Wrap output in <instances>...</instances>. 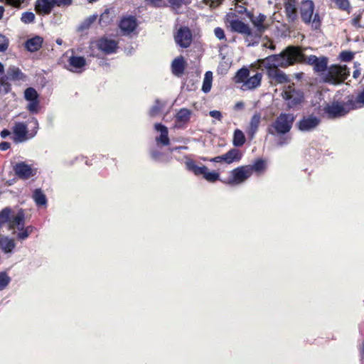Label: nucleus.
Returning a JSON list of instances; mask_svg holds the SVG:
<instances>
[{"label":"nucleus","mask_w":364,"mask_h":364,"mask_svg":"<svg viewBox=\"0 0 364 364\" xmlns=\"http://www.w3.org/2000/svg\"><path fill=\"white\" fill-rule=\"evenodd\" d=\"M112 21V18L109 16V10L106 9L100 16L99 23L101 26H107Z\"/></svg>","instance_id":"obj_40"},{"label":"nucleus","mask_w":364,"mask_h":364,"mask_svg":"<svg viewBox=\"0 0 364 364\" xmlns=\"http://www.w3.org/2000/svg\"><path fill=\"white\" fill-rule=\"evenodd\" d=\"M9 41L4 35L0 34V52H4L9 47Z\"/></svg>","instance_id":"obj_48"},{"label":"nucleus","mask_w":364,"mask_h":364,"mask_svg":"<svg viewBox=\"0 0 364 364\" xmlns=\"http://www.w3.org/2000/svg\"><path fill=\"white\" fill-rule=\"evenodd\" d=\"M225 155L226 158V164H228L240 161L242 156V152L235 148L230 149L225 154Z\"/></svg>","instance_id":"obj_28"},{"label":"nucleus","mask_w":364,"mask_h":364,"mask_svg":"<svg viewBox=\"0 0 364 364\" xmlns=\"http://www.w3.org/2000/svg\"><path fill=\"white\" fill-rule=\"evenodd\" d=\"M314 11V4L311 0H304L300 7V14L302 21L306 24L311 23L312 27L317 29L321 24V19L318 14H315L312 18Z\"/></svg>","instance_id":"obj_5"},{"label":"nucleus","mask_w":364,"mask_h":364,"mask_svg":"<svg viewBox=\"0 0 364 364\" xmlns=\"http://www.w3.org/2000/svg\"><path fill=\"white\" fill-rule=\"evenodd\" d=\"M73 2V0H36L34 4V10L38 15L48 16L55 6L67 8L71 6Z\"/></svg>","instance_id":"obj_4"},{"label":"nucleus","mask_w":364,"mask_h":364,"mask_svg":"<svg viewBox=\"0 0 364 364\" xmlns=\"http://www.w3.org/2000/svg\"><path fill=\"white\" fill-rule=\"evenodd\" d=\"M23 77L21 70H7L6 73L5 70H0V86H3L5 92L8 93L11 90L10 81L21 79Z\"/></svg>","instance_id":"obj_10"},{"label":"nucleus","mask_w":364,"mask_h":364,"mask_svg":"<svg viewBox=\"0 0 364 364\" xmlns=\"http://www.w3.org/2000/svg\"><path fill=\"white\" fill-rule=\"evenodd\" d=\"M261 121V115L259 113H255L251 118L249 127L247 130V134L250 139H252L259 126Z\"/></svg>","instance_id":"obj_21"},{"label":"nucleus","mask_w":364,"mask_h":364,"mask_svg":"<svg viewBox=\"0 0 364 364\" xmlns=\"http://www.w3.org/2000/svg\"><path fill=\"white\" fill-rule=\"evenodd\" d=\"M215 36L219 39L223 40L225 38V32L223 28L217 27L214 30Z\"/></svg>","instance_id":"obj_50"},{"label":"nucleus","mask_w":364,"mask_h":364,"mask_svg":"<svg viewBox=\"0 0 364 364\" xmlns=\"http://www.w3.org/2000/svg\"><path fill=\"white\" fill-rule=\"evenodd\" d=\"M295 115L290 113H280L267 129L268 134L274 135H285L292 128Z\"/></svg>","instance_id":"obj_2"},{"label":"nucleus","mask_w":364,"mask_h":364,"mask_svg":"<svg viewBox=\"0 0 364 364\" xmlns=\"http://www.w3.org/2000/svg\"><path fill=\"white\" fill-rule=\"evenodd\" d=\"M284 9L289 22H294L298 17L297 1H285Z\"/></svg>","instance_id":"obj_18"},{"label":"nucleus","mask_w":364,"mask_h":364,"mask_svg":"<svg viewBox=\"0 0 364 364\" xmlns=\"http://www.w3.org/2000/svg\"><path fill=\"white\" fill-rule=\"evenodd\" d=\"M316 71H322L323 73L325 72H327V77L328 81L333 83V84H337L342 81V80H338L336 77H334L333 75L336 74L338 71H346L347 70H316Z\"/></svg>","instance_id":"obj_38"},{"label":"nucleus","mask_w":364,"mask_h":364,"mask_svg":"<svg viewBox=\"0 0 364 364\" xmlns=\"http://www.w3.org/2000/svg\"><path fill=\"white\" fill-rule=\"evenodd\" d=\"M25 123H26L28 126L31 124H34V127L31 129V133L29 134L30 138H33L36 135L39 129L38 119L33 116H29Z\"/></svg>","instance_id":"obj_37"},{"label":"nucleus","mask_w":364,"mask_h":364,"mask_svg":"<svg viewBox=\"0 0 364 364\" xmlns=\"http://www.w3.org/2000/svg\"><path fill=\"white\" fill-rule=\"evenodd\" d=\"M168 3L175 11H178L182 6L180 0H168Z\"/></svg>","instance_id":"obj_53"},{"label":"nucleus","mask_w":364,"mask_h":364,"mask_svg":"<svg viewBox=\"0 0 364 364\" xmlns=\"http://www.w3.org/2000/svg\"><path fill=\"white\" fill-rule=\"evenodd\" d=\"M174 40L181 48H188L192 43V33L187 26L181 27L174 35Z\"/></svg>","instance_id":"obj_12"},{"label":"nucleus","mask_w":364,"mask_h":364,"mask_svg":"<svg viewBox=\"0 0 364 364\" xmlns=\"http://www.w3.org/2000/svg\"><path fill=\"white\" fill-rule=\"evenodd\" d=\"M117 41L107 38H101L97 41V46L99 50L105 54H112L116 53L118 46Z\"/></svg>","instance_id":"obj_15"},{"label":"nucleus","mask_w":364,"mask_h":364,"mask_svg":"<svg viewBox=\"0 0 364 364\" xmlns=\"http://www.w3.org/2000/svg\"><path fill=\"white\" fill-rule=\"evenodd\" d=\"M282 97L287 102L288 109L297 107L301 105L304 100L303 92L290 85L283 90Z\"/></svg>","instance_id":"obj_7"},{"label":"nucleus","mask_w":364,"mask_h":364,"mask_svg":"<svg viewBox=\"0 0 364 364\" xmlns=\"http://www.w3.org/2000/svg\"><path fill=\"white\" fill-rule=\"evenodd\" d=\"M19 232L17 234V239L19 240H25L29 237V234L25 230V229L18 230Z\"/></svg>","instance_id":"obj_52"},{"label":"nucleus","mask_w":364,"mask_h":364,"mask_svg":"<svg viewBox=\"0 0 364 364\" xmlns=\"http://www.w3.org/2000/svg\"><path fill=\"white\" fill-rule=\"evenodd\" d=\"M43 42L42 37L36 36L25 42V48L30 52H36L41 48Z\"/></svg>","instance_id":"obj_22"},{"label":"nucleus","mask_w":364,"mask_h":364,"mask_svg":"<svg viewBox=\"0 0 364 364\" xmlns=\"http://www.w3.org/2000/svg\"><path fill=\"white\" fill-rule=\"evenodd\" d=\"M26 109L32 115L38 114L41 110L39 99L28 101Z\"/></svg>","instance_id":"obj_35"},{"label":"nucleus","mask_w":364,"mask_h":364,"mask_svg":"<svg viewBox=\"0 0 364 364\" xmlns=\"http://www.w3.org/2000/svg\"><path fill=\"white\" fill-rule=\"evenodd\" d=\"M13 134L15 143L26 141L28 139V124L24 122H16L13 127Z\"/></svg>","instance_id":"obj_14"},{"label":"nucleus","mask_w":364,"mask_h":364,"mask_svg":"<svg viewBox=\"0 0 364 364\" xmlns=\"http://www.w3.org/2000/svg\"><path fill=\"white\" fill-rule=\"evenodd\" d=\"M166 105V101H161L156 99L154 104L150 107L148 114L150 117H155L158 116Z\"/></svg>","instance_id":"obj_27"},{"label":"nucleus","mask_w":364,"mask_h":364,"mask_svg":"<svg viewBox=\"0 0 364 364\" xmlns=\"http://www.w3.org/2000/svg\"><path fill=\"white\" fill-rule=\"evenodd\" d=\"M156 141L157 143H160L164 146L168 145L170 143L168 132L161 133L159 136L156 138Z\"/></svg>","instance_id":"obj_47"},{"label":"nucleus","mask_w":364,"mask_h":364,"mask_svg":"<svg viewBox=\"0 0 364 364\" xmlns=\"http://www.w3.org/2000/svg\"><path fill=\"white\" fill-rule=\"evenodd\" d=\"M269 77L277 83L289 82V77L281 70H267Z\"/></svg>","instance_id":"obj_23"},{"label":"nucleus","mask_w":364,"mask_h":364,"mask_svg":"<svg viewBox=\"0 0 364 364\" xmlns=\"http://www.w3.org/2000/svg\"><path fill=\"white\" fill-rule=\"evenodd\" d=\"M11 146V144L7 141H2L0 143V150L6 151Z\"/></svg>","instance_id":"obj_60"},{"label":"nucleus","mask_w":364,"mask_h":364,"mask_svg":"<svg viewBox=\"0 0 364 364\" xmlns=\"http://www.w3.org/2000/svg\"><path fill=\"white\" fill-rule=\"evenodd\" d=\"M213 82V73L210 70H208L205 73V76L203 78V85H202V91L204 93H208L210 91L212 87Z\"/></svg>","instance_id":"obj_30"},{"label":"nucleus","mask_w":364,"mask_h":364,"mask_svg":"<svg viewBox=\"0 0 364 364\" xmlns=\"http://www.w3.org/2000/svg\"><path fill=\"white\" fill-rule=\"evenodd\" d=\"M11 208L5 207L0 211V228L6 223H10Z\"/></svg>","instance_id":"obj_34"},{"label":"nucleus","mask_w":364,"mask_h":364,"mask_svg":"<svg viewBox=\"0 0 364 364\" xmlns=\"http://www.w3.org/2000/svg\"><path fill=\"white\" fill-rule=\"evenodd\" d=\"M267 60L272 63L271 65L265 68H278V67H287L293 65L295 63H305L309 65L313 66L314 68H328V58L325 56L316 57L311 55L306 58L300 48L297 46H288L280 54L272 55L267 58ZM329 68H347L343 67L332 65Z\"/></svg>","instance_id":"obj_1"},{"label":"nucleus","mask_w":364,"mask_h":364,"mask_svg":"<svg viewBox=\"0 0 364 364\" xmlns=\"http://www.w3.org/2000/svg\"><path fill=\"white\" fill-rule=\"evenodd\" d=\"M24 98L28 102L39 99V95L33 87H28L24 91Z\"/></svg>","instance_id":"obj_39"},{"label":"nucleus","mask_w":364,"mask_h":364,"mask_svg":"<svg viewBox=\"0 0 364 364\" xmlns=\"http://www.w3.org/2000/svg\"><path fill=\"white\" fill-rule=\"evenodd\" d=\"M9 134L10 132L6 129H3L0 133L1 137L3 139L6 138Z\"/></svg>","instance_id":"obj_64"},{"label":"nucleus","mask_w":364,"mask_h":364,"mask_svg":"<svg viewBox=\"0 0 364 364\" xmlns=\"http://www.w3.org/2000/svg\"><path fill=\"white\" fill-rule=\"evenodd\" d=\"M220 175L216 171H205L203 178L209 182H215L219 179Z\"/></svg>","instance_id":"obj_44"},{"label":"nucleus","mask_w":364,"mask_h":364,"mask_svg":"<svg viewBox=\"0 0 364 364\" xmlns=\"http://www.w3.org/2000/svg\"><path fill=\"white\" fill-rule=\"evenodd\" d=\"M185 165L187 170L193 172L196 176L202 175L203 176L205 171L207 170V167L205 166L202 165L201 166H199L192 159H187L185 162Z\"/></svg>","instance_id":"obj_24"},{"label":"nucleus","mask_w":364,"mask_h":364,"mask_svg":"<svg viewBox=\"0 0 364 364\" xmlns=\"http://www.w3.org/2000/svg\"><path fill=\"white\" fill-rule=\"evenodd\" d=\"M266 19V16L262 14H259L257 17L252 19L253 25L256 27L257 30L259 32H263L265 30V27L263 25Z\"/></svg>","instance_id":"obj_36"},{"label":"nucleus","mask_w":364,"mask_h":364,"mask_svg":"<svg viewBox=\"0 0 364 364\" xmlns=\"http://www.w3.org/2000/svg\"><path fill=\"white\" fill-rule=\"evenodd\" d=\"M251 176L248 166H240L231 171L227 183L231 186L239 185L244 183Z\"/></svg>","instance_id":"obj_9"},{"label":"nucleus","mask_w":364,"mask_h":364,"mask_svg":"<svg viewBox=\"0 0 364 364\" xmlns=\"http://www.w3.org/2000/svg\"><path fill=\"white\" fill-rule=\"evenodd\" d=\"M210 161L211 162H215V163H221V162H225L226 163V158H225V154H223V155H220V156H218L216 157H214V158H212L210 159Z\"/></svg>","instance_id":"obj_57"},{"label":"nucleus","mask_w":364,"mask_h":364,"mask_svg":"<svg viewBox=\"0 0 364 364\" xmlns=\"http://www.w3.org/2000/svg\"><path fill=\"white\" fill-rule=\"evenodd\" d=\"M223 0H211L210 6L211 8H215L223 3Z\"/></svg>","instance_id":"obj_62"},{"label":"nucleus","mask_w":364,"mask_h":364,"mask_svg":"<svg viewBox=\"0 0 364 364\" xmlns=\"http://www.w3.org/2000/svg\"><path fill=\"white\" fill-rule=\"evenodd\" d=\"M185 60L183 56L176 58L171 63V68H184Z\"/></svg>","instance_id":"obj_46"},{"label":"nucleus","mask_w":364,"mask_h":364,"mask_svg":"<svg viewBox=\"0 0 364 364\" xmlns=\"http://www.w3.org/2000/svg\"><path fill=\"white\" fill-rule=\"evenodd\" d=\"M289 141H290L289 138H288L287 136H282L278 139L277 144L279 146H283L287 145L289 143Z\"/></svg>","instance_id":"obj_56"},{"label":"nucleus","mask_w":364,"mask_h":364,"mask_svg":"<svg viewBox=\"0 0 364 364\" xmlns=\"http://www.w3.org/2000/svg\"><path fill=\"white\" fill-rule=\"evenodd\" d=\"M32 198L37 206H46L48 203L46 196L41 188H36L33 191Z\"/></svg>","instance_id":"obj_26"},{"label":"nucleus","mask_w":364,"mask_h":364,"mask_svg":"<svg viewBox=\"0 0 364 364\" xmlns=\"http://www.w3.org/2000/svg\"><path fill=\"white\" fill-rule=\"evenodd\" d=\"M144 1L155 7L159 6V3L161 1V0H144Z\"/></svg>","instance_id":"obj_63"},{"label":"nucleus","mask_w":364,"mask_h":364,"mask_svg":"<svg viewBox=\"0 0 364 364\" xmlns=\"http://www.w3.org/2000/svg\"><path fill=\"white\" fill-rule=\"evenodd\" d=\"M341 60L344 62L350 61L353 58V53L350 51H343L339 55Z\"/></svg>","instance_id":"obj_49"},{"label":"nucleus","mask_w":364,"mask_h":364,"mask_svg":"<svg viewBox=\"0 0 364 364\" xmlns=\"http://www.w3.org/2000/svg\"><path fill=\"white\" fill-rule=\"evenodd\" d=\"M192 111L187 108L179 109L175 114V127L183 129L191 120Z\"/></svg>","instance_id":"obj_13"},{"label":"nucleus","mask_w":364,"mask_h":364,"mask_svg":"<svg viewBox=\"0 0 364 364\" xmlns=\"http://www.w3.org/2000/svg\"><path fill=\"white\" fill-rule=\"evenodd\" d=\"M230 28L232 31L247 36L252 35V31L249 26L239 19H232L229 21Z\"/></svg>","instance_id":"obj_17"},{"label":"nucleus","mask_w":364,"mask_h":364,"mask_svg":"<svg viewBox=\"0 0 364 364\" xmlns=\"http://www.w3.org/2000/svg\"><path fill=\"white\" fill-rule=\"evenodd\" d=\"M172 70V73L173 74V75L178 77H181L183 76V75L184 74V71L185 70Z\"/></svg>","instance_id":"obj_61"},{"label":"nucleus","mask_w":364,"mask_h":364,"mask_svg":"<svg viewBox=\"0 0 364 364\" xmlns=\"http://www.w3.org/2000/svg\"><path fill=\"white\" fill-rule=\"evenodd\" d=\"M16 247L14 239L8 236H0V249L6 255H11Z\"/></svg>","instance_id":"obj_20"},{"label":"nucleus","mask_w":364,"mask_h":364,"mask_svg":"<svg viewBox=\"0 0 364 364\" xmlns=\"http://www.w3.org/2000/svg\"><path fill=\"white\" fill-rule=\"evenodd\" d=\"M150 156L151 159L156 162L161 163L164 161L162 159L164 154L160 151L152 149L150 151Z\"/></svg>","instance_id":"obj_45"},{"label":"nucleus","mask_w":364,"mask_h":364,"mask_svg":"<svg viewBox=\"0 0 364 364\" xmlns=\"http://www.w3.org/2000/svg\"><path fill=\"white\" fill-rule=\"evenodd\" d=\"M321 123V118L314 114H304L296 123V128L302 133L316 131Z\"/></svg>","instance_id":"obj_6"},{"label":"nucleus","mask_w":364,"mask_h":364,"mask_svg":"<svg viewBox=\"0 0 364 364\" xmlns=\"http://www.w3.org/2000/svg\"><path fill=\"white\" fill-rule=\"evenodd\" d=\"M15 174L21 179L27 180L36 174V168L24 161L16 163L13 167Z\"/></svg>","instance_id":"obj_11"},{"label":"nucleus","mask_w":364,"mask_h":364,"mask_svg":"<svg viewBox=\"0 0 364 364\" xmlns=\"http://www.w3.org/2000/svg\"><path fill=\"white\" fill-rule=\"evenodd\" d=\"M137 26L136 19L134 16H129L122 18L119 23V27L124 34L133 32Z\"/></svg>","instance_id":"obj_16"},{"label":"nucleus","mask_w":364,"mask_h":364,"mask_svg":"<svg viewBox=\"0 0 364 364\" xmlns=\"http://www.w3.org/2000/svg\"><path fill=\"white\" fill-rule=\"evenodd\" d=\"M333 1L338 8L341 10L347 11L348 13H350V3L348 0H331Z\"/></svg>","instance_id":"obj_43"},{"label":"nucleus","mask_w":364,"mask_h":364,"mask_svg":"<svg viewBox=\"0 0 364 364\" xmlns=\"http://www.w3.org/2000/svg\"><path fill=\"white\" fill-rule=\"evenodd\" d=\"M232 143L235 147L242 146L245 143V134L240 129H236L235 130Z\"/></svg>","instance_id":"obj_33"},{"label":"nucleus","mask_w":364,"mask_h":364,"mask_svg":"<svg viewBox=\"0 0 364 364\" xmlns=\"http://www.w3.org/2000/svg\"><path fill=\"white\" fill-rule=\"evenodd\" d=\"M209 115L218 121H221L223 118L222 113L218 110H211L209 112Z\"/></svg>","instance_id":"obj_55"},{"label":"nucleus","mask_w":364,"mask_h":364,"mask_svg":"<svg viewBox=\"0 0 364 364\" xmlns=\"http://www.w3.org/2000/svg\"><path fill=\"white\" fill-rule=\"evenodd\" d=\"M188 147L186 146H178L171 147V148H170L169 150L171 152H174V151L179 152L181 150H188Z\"/></svg>","instance_id":"obj_58"},{"label":"nucleus","mask_w":364,"mask_h":364,"mask_svg":"<svg viewBox=\"0 0 364 364\" xmlns=\"http://www.w3.org/2000/svg\"><path fill=\"white\" fill-rule=\"evenodd\" d=\"M25 225V213L23 209H20L16 215H11L9 223V229L16 228L17 230L23 229Z\"/></svg>","instance_id":"obj_19"},{"label":"nucleus","mask_w":364,"mask_h":364,"mask_svg":"<svg viewBox=\"0 0 364 364\" xmlns=\"http://www.w3.org/2000/svg\"><path fill=\"white\" fill-rule=\"evenodd\" d=\"M11 278L6 272H0V291L4 290L10 283Z\"/></svg>","instance_id":"obj_42"},{"label":"nucleus","mask_w":364,"mask_h":364,"mask_svg":"<svg viewBox=\"0 0 364 364\" xmlns=\"http://www.w3.org/2000/svg\"><path fill=\"white\" fill-rule=\"evenodd\" d=\"M68 63L74 68H82L86 64V60L84 57L72 55L69 58Z\"/></svg>","instance_id":"obj_32"},{"label":"nucleus","mask_w":364,"mask_h":364,"mask_svg":"<svg viewBox=\"0 0 364 364\" xmlns=\"http://www.w3.org/2000/svg\"><path fill=\"white\" fill-rule=\"evenodd\" d=\"M98 16L97 14H92L86 18L77 27V31L82 32L89 29L91 25L96 21Z\"/></svg>","instance_id":"obj_31"},{"label":"nucleus","mask_w":364,"mask_h":364,"mask_svg":"<svg viewBox=\"0 0 364 364\" xmlns=\"http://www.w3.org/2000/svg\"><path fill=\"white\" fill-rule=\"evenodd\" d=\"M352 109L348 102L344 105L338 102H333L332 104H328L323 109L324 112L330 119H335L345 116Z\"/></svg>","instance_id":"obj_8"},{"label":"nucleus","mask_w":364,"mask_h":364,"mask_svg":"<svg viewBox=\"0 0 364 364\" xmlns=\"http://www.w3.org/2000/svg\"><path fill=\"white\" fill-rule=\"evenodd\" d=\"M0 1L5 2L6 4L14 7H20L22 4L21 0H0Z\"/></svg>","instance_id":"obj_51"},{"label":"nucleus","mask_w":364,"mask_h":364,"mask_svg":"<svg viewBox=\"0 0 364 364\" xmlns=\"http://www.w3.org/2000/svg\"><path fill=\"white\" fill-rule=\"evenodd\" d=\"M154 129L157 132H160V134H161V133L168 132V128L161 123H156L154 124Z\"/></svg>","instance_id":"obj_54"},{"label":"nucleus","mask_w":364,"mask_h":364,"mask_svg":"<svg viewBox=\"0 0 364 364\" xmlns=\"http://www.w3.org/2000/svg\"><path fill=\"white\" fill-rule=\"evenodd\" d=\"M360 20V15H358L357 16L354 17V18L351 20V23H352L355 27L359 28V27H360V25L359 24Z\"/></svg>","instance_id":"obj_59"},{"label":"nucleus","mask_w":364,"mask_h":364,"mask_svg":"<svg viewBox=\"0 0 364 364\" xmlns=\"http://www.w3.org/2000/svg\"><path fill=\"white\" fill-rule=\"evenodd\" d=\"M250 168V172L251 175L253 172L261 173L264 171L266 168L265 161L262 159H256L252 164L247 165Z\"/></svg>","instance_id":"obj_29"},{"label":"nucleus","mask_w":364,"mask_h":364,"mask_svg":"<svg viewBox=\"0 0 364 364\" xmlns=\"http://www.w3.org/2000/svg\"><path fill=\"white\" fill-rule=\"evenodd\" d=\"M35 19L36 16L32 11H25L21 14V21L25 24L32 23Z\"/></svg>","instance_id":"obj_41"},{"label":"nucleus","mask_w":364,"mask_h":364,"mask_svg":"<svg viewBox=\"0 0 364 364\" xmlns=\"http://www.w3.org/2000/svg\"><path fill=\"white\" fill-rule=\"evenodd\" d=\"M348 105H350L351 109H358L364 107V88L357 95L356 97L352 96L348 100Z\"/></svg>","instance_id":"obj_25"},{"label":"nucleus","mask_w":364,"mask_h":364,"mask_svg":"<svg viewBox=\"0 0 364 364\" xmlns=\"http://www.w3.org/2000/svg\"><path fill=\"white\" fill-rule=\"evenodd\" d=\"M250 70H237L234 77L235 82L236 84H241L240 89L243 91L255 89L261 84L262 73H257L253 76H250Z\"/></svg>","instance_id":"obj_3"}]
</instances>
